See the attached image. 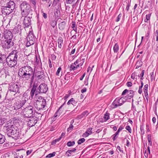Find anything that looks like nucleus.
I'll list each match as a JSON object with an SVG mask.
<instances>
[{"label":"nucleus","mask_w":158,"mask_h":158,"mask_svg":"<svg viewBox=\"0 0 158 158\" xmlns=\"http://www.w3.org/2000/svg\"><path fill=\"white\" fill-rule=\"evenodd\" d=\"M50 24L53 28H55L56 27V28H57L56 26L57 24V21L55 20H52L50 22Z\"/></svg>","instance_id":"30"},{"label":"nucleus","mask_w":158,"mask_h":158,"mask_svg":"<svg viewBox=\"0 0 158 158\" xmlns=\"http://www.w3.org/2000/svg\"><path fill=\"white\" fill-rule=\"evenodd\" d=\"M137 17H133V22H134L135 23H136V22L137 21Z\"/></svg>","instance_id":"62"},{"label":"nucleus","mask_w":158,"mask_h":158,"mask_svg":"<svg viewBox=\"0 0 158 158\" xmlns=\"http://www.w3.org/2000/svg\"><path fill=\"white\" fill-rule=\"evenodd\" d=\"M6 140L5 136L0 133V144H3Z\"/></svg>","instance_id":"25"},{"label":"nucleus","mask_w":158,"mask_h":158,"mask_svg":"<svg viewBox=\"0 0 158 158\" xmlns=\"http://www.w3.org/2000/svg\"><path fill=\"white\" fill-rule=\"evenodd\" d=\"M61 70V68L60 67H59L58 68L57 72L56 73V75H58L59 73H60Z\"/></svg>","instance_id":"59"},{"label":"nucleus","mask_w":158,"mask_h":158,"mask_svg":"<svg viewBox=\"0 0 158 158\" xmlns=\"http://www.w3.org/2000/svg\"><path fill=\"white\" fill-rule=\"evenodd\" d=\"M76 150V148H73L72 149L68 150L66 152V154H67L68 156H71L72 152H74Z\"/></svg>","instance_id":"27"},{"label":"nucleus","mask_w":158,"mask_h":158,"mask_svg":"<svg viewBox=\"0 0 158 158\" xmlns=\"http://www.w3.org/2000/svg\"><path fill=\"white\" fill-rule=\"evenodd\" d=\"M147 138L149 144L151 145H152V136L151 135H147Z\"/></svg>","instance_id":"36"},{"label":"nucleus","mask_w":158,"mask_h":158,"mask_svg":"<svg viewBox=\"0 0 158 158\" xmlns=\"http://www.w3.org/2000/svg\"><path fill=\"white\" fill-rule=\"evenodd\" d=\"M130 6H131V2H130V3L128 2L126 6V10L127 11H129V10L130 7Z\"/></svg>","instance_id":"55"},{"label":"nucleus","mask_w":158,"mask_h":158,"mask_svg":"<svg viewBox=\"0 0 158 158\" xmlns=\"http://www.w3.org/2000/svg\"><path fill=\"white\" fill-rule=\"evenodd\" d=\"M27 124L29 127H32L34 126L37 123V120L35 118L31 117V118H28Z\"/></svg>","instance_id":"15"},{"label":"nucleus","mask_w":158,"mask_h":158,"mask_svg":"<svg viewBox=\"0 0 158 158\" xmlns=\"http://www.w3.org/2000/svg\"><path fill=\"white\" fill-rule=\"evenodd\" d=\"M143 92L144 93V96L146 97V100H147V101H148V99L149 98V96H148V91H143Z\"/></svg>","instance_id":"50"},{"label":"nucleus","mask_w":158,"mask_h":158,"mask_svg":"<svg viewBox=\"0 0 158 158\" xmlns=\"http://www.w3.org/2000/svg\"><path fill=\"white\" fill-rule=\"evenodd\" d=\"M66 24L65 21H63L58 24L59 28L61 30H63L65 27Z\"/></svg>","instance_id":"22"},{"label":"nucleus","mask_w":158,"mask_h":158,"mask_svg":"<svg viewBox=\"0 0 158 158\" xmlns=\"http://www.w3.org/2000/svg\"><path fill=\"white\" fill-rule=\"evenodd\" d=\"M27 42L26 46L27 47H29L31 45L34 44L35 37L33 35V32L30 31L27 36Z\"/></svg>","instance_id":"6"},{"label":"nucleus","mask_w":158,"mask_h":158,"mask_svg":"<svg viewBox=\"0 0 158 158\" xmlns=\"http://www.w3.org/2000/svg\"><path fill=\"white\" fill-rule=\"evenodd\" d=\"M71 27L72 28L74 29L75 28L77 27H76V23L75 22L73 21L72 22V26Z\"/></svg>","instance_id":"53"},{"label":"nucleus","mask_w":158,"mask_h":158,"mask_svg":"<svg viewBox=\"0 0 158 158\" xmlns=\"http://www.w3.org/2000/svg\"><path fill=\"white\" fill-rule=\"evenodd\" d=\"M150 75L151 76V80L152 81L154 79V73L153 72H152L150 73Z\"/></svg>","instance_id":"54"},{"label":"nucleus","mask_w":158,"mask_h":158,"mask_svg":"<svg viewBox=\"0 0 158 158\" xmlns=\"http://www.w3.org/2000/svg\"><path fill=\"white\" fill-rule=\"evenodd\" d=\"M76 102L74 100L73 98H71L70 100H69L67 104L68 105H69L70 104H72L73 106H75L76 104Z\"/></svg>","instance_id":"24"},{"label":"nucleus","mask_w":158,"mask_h":158,"mask_svg":"<svg viewBox=\"0 0 158 158\" xmlns=\"http://www.w3.org/2000/svg\"><path fill=\"white\" fill-rule=\"evenodd\" d=\"M21 26L18 25L14 27L12 32L14 34H18L20 35L21 33Z\"/></svg>","instance_id":"17"},{"label":"nucleus","mask_w":158,"mask_h":158,"mask_svg":"<svg viewBox=\"0 0 158 158\" xmlns=\"http://www.w3.org/2000/svg\"><path fill=\"white\" fill-rule=\"evenodd\" d=\"M66 102H64L59 107L58 110L56 112V114H58L59 115L62 112V110H61L62 107L65 104Z\"/></svg>","instance_id":"32"},{"label":"nucleus","mask_w":158,"mask_h":158,"mask_svg":"<svg viewBox=\"0 0 158 158\" xmlns=\"http://www.w3.org/2000/svg\"><path fill=\"white\" fill-rule=\"evenodd\" d=\"M122 17V14L121 13H120L119 14V15L118 16L116 19V22H118L120 20L121 17Z\"/></svg>","instance_id":"52"},{"label":"nucleus","mask_w":158,"mask_h":158,"mask_svg":"<svg viewBox=\"0 0 158 158\" xmlns=\"http://www.w3.org/2000/svg\"><path fill=\"white\" fill-rule=\"evenodd\" d=\"M24 17V18L23 23L24 27H28L31 24V19L32 18V17L29 16Z\"/></svg>","instance_id":"12"},{"label":"nucleus","mask_w":158,"mask_h":158,"mask_svg":"<svg viewBox=\"0 0 158 158\" xmlns=\"http://www.w3.org/2000/svg\"><path fill=\"white\" fill-rule=\"evenodd\" d=\"M3 129L5 133L8 137H11L15 140L21 138L23 136L21 130L10 122L6 123Z\"/></svg>","instance_id":"1"},{"label":"nucleus","mask_w":158,"mask_h":158,"mask_svg":"<svg viewBox=\"0 0 158 158\" xmlns=\"http://www.w3.org/2000/svg\"><path fill=\"white\" fill-rule=\"evenodd\" d=\"M77 60H78L77 62L78 63L79 66H81L83 64L84 62L85 59L82 58L81 57L77 59Z\"/></svg>","instance_id":"28"},{"label":"nucleus","mask_w":158,"mask_h":158,"mask_svg":"<svg viewBox=\"0 0 158 158\" xmlns=\"http://www.w3.org/2000/svg\"><path fill=\"white\" fill-rule=\"evenodd\" d=\"M27 99L25 98H23L21 100L17 101L15 103L14 107L15 110H17L21 108L24 105L27 101Z\"/></svg>","instance_id":"9"},{"label":"nucleus","mask_w":158,"mask_h":158,"mask_svg":"<svg viewBox=\"0 0 158 158\" xmlns=\"http://www.w3.org/2000/svg\"><path fill=\"white\" fill-rule=\"evenodd\" d=\"M104 118L106 121H107L110 118V114L107 111L104 115Z\"/></svg>","instance_id":"37"},{"label":"nucleus","mask_w":158,"mask_h":158,"mask_svg":"<svg viewBox=\"0 0 158 158\" xmlns=\"http://www.w3.org/2000/svg\"><path fill=\"white\" fill-rule=\"evenodd\" d=\"M2 44L3 48L8 49L13 45L14 42L12 41V39L4 37Z\"/></svg>","instance_id":"7"},{"label":"nucleus","mask_w":158,"mask_h":158,"mask_svg":"<svg viewBox=\"0 0 158 158\" xmlns=\"http://www.w3.org/2000/svg\"><path fill=\"white\" fill-rule=\"evenodd\" d=\"M111 137L113 140L114 141L118 138V136L114 134Z\"/></svg>","instance_id":"60"},{"label":"nucleus","mask_w":158,"mask_h":158,"mask_svg":"<svg viewBox=\"0 0 158 158\" xmlns=\"http://www.w3.org/2000/svg\"><path fill=\"white\" fill-rule=\"evenodd\" d=\"M76 0H66V2L67 4H72L75 2Z\"/></svg>","instance_id":"41"},{"label":"nucleus","mask_w":158,"mask_h":158,"mask_svg":"<svg viewBox=\"0 0 158 158\" xmlns=\"http://www.w3.org/2000/svg\"><path fill=\"white\" fill-rule=\"evenodd\" d=\"M36 90L31 89L30 92V96L29 97V99H32L33 98V96L35 94V93H36Z\"/></svg>","instance_id":"23"},{"label":"nucleus","mask_w":158,"mask_h":158,"mask_svg":"<svg viewBox=\"0 0 158 158\" xmlns=\"http://www.w3.org/2000/svg\"><path fill=\"white\" fill-rule=\"evenodd\" d=\"M44 74L41 75L39 76H36L37 78V80L38 81H43L44 79Z\"/></svg>","instance_id":"38"},{"label":"nucleus","mask_w":158,"mask_h":158,"mask_svg":"<svg viewBox=\"0 0 158 158\" xmlns=\"http://www.w3.org/2000/svg\"><path fill=\"white\" fill-rule=\"evenodd\" d=\"M92 128L91 127L88 128L86 132L83 134L82 136L84 137H86L91 134L92 133Z\"/></svg>","instance_id":"20"},{"label":"nucleus","mask_w":158,"mask_h":158,"mask_svg":"<svg viewBox=\"0 0 158 158\" xmlns=\"http://www.w3.org/2000/svg\"><path fill=\"white\" fill-rule=\"evenodd\" d=\"M18 74L19 77L25 81H30L31 84L33 83L35 78V74L32 68L27 65L20 68Z\"/></svg>","instance_id":"2"},{"label":"nucleus","mask_w":158,"mask_h":158,"mask_svg":"<svg viewBox=\"0 0 158 158\" xmlns=\"http://www.w3.org/2000/svg\"><path fill=\"white\" fill-rule=\"evenodd\" d=\"M59 2V0H54L52 4V6L54 7L56 6Z\"/></svg>","instance_id":"48"},{"label":"nucleus","mask_w":158,"mask_h":158,"mask_svg":"<svg viewBox=\"0 0 158 158\" xmlns=\"http://www.w3.org/2000/svg\"><path fill=\"white\" fill-rule=\"evenodd\" d=\"M20 86L17 84L15 83H10L9 84V89L10 91L18 93L19 94L20 93L19 89Z\"/></svg>","instance_id":"11"},{"label":"nucleus","mask_w":158,"mask_h":158,"mask_svg":"<svg viewBox=\"0 0 158 158\" xmlns=\"http://www.w3.org/2000/svg\"><path fill=\"white\" fill-rule=\"evenodd\" d=\"M125 129L126 130L128 131L130 133H131V129L130 126H127L125 127Z\"/></svg>","instance_id":"51"},{"label":"nucleus","mask_w":158,"mask_h":158,"mask_svg":"<svg viewBox=\"0 0 158 158\" xmlns=\"http://www.w3.org/2000/svg\"><path fill=\"white\" fill-rule=\"evenodd\" d=\"M48 64L49 67L51 68L52 67V64L51 63V60L49 59H48Z\"/></svg>","instance_id":"61"},{"label":"nucleus","mask_w":158,"mask_h":158,"mask_svg":"<svg viewBox=\"0 0 158 158\" xmlns=\"http://www.w3.org/2000/svg\"><path fill=\"white\" fill-rule=\"evenodd\" d=\"M148 84H146L145 85L143 89V91H148Z\"/></svg>","instance_id":"58"},{"label":"nucleus","mask_w":158,"mask_h":158,"mask_svg":"<svg viewBox=\"0 0 158 158\" xmlns=\"http://www.w3.org/2000/svg\"><path fill=\"white\" fill-rule=\"evenodd\" d=\"M56 153L55 152H53L52 153H51L47 155L46 157L47 158H51L54 156L55 155Z\"/></svg>","instance_id":"47"},{"label":"nucleus","mask_w":158,"mask_h":158,"mask_svg":"<svg viewBox=\"0 0 158 158\" xmlns=\"http://www.w3.org/2000/svg\"><path fill=\"white\" fill-rule=\"evenodd\" d=\"M31 8L30 6L26 2H23L20 5V8L21 11L23 10L26 9Z\"/></svg>","instance_id":"16"},{"label":"nucleus","mask_w":158,"mask_h":158,"mask_svg":"<svg viewBox=\"0 0 158 158\" xmlns=\"http://www.w3.org/2000/svg\"><path fill=\"white\" fill-rule=\"evenodd\" d=\"M127 100V99L124 97L120 98H117L115 99L112 103L114 106L113 108H116L117 107L122 105Z\"/></svg>","instance_id":"8"},{"label":"nucleus","mask_w":158,"mask_h":158,"mask_svg":"<svg viewBox=\"0 0 158 158\" xmlns=\"http://www.w3.org/2000/svg\"><path fill=\"white\" fill-rule=\"evenodd\" d=\"M75 144V142L74 141L71 142V141H69L67 143V145L68 147H71L73 146Z\"/></svg>","instance_id":"40"},{"label":"nucleus","mask_w":158,"mask_h":158,"mask_svg":"<svg viewBox=\"0 0 158 158\" xmlns=\"http://www.w3.org/2000/svg\"><path fill=\"white\" fill-rule=\"evenodd\" d=\"M20 51V49L18 48L12 51L7 57L5 55V63L6 62L9 67H14L17 64L18 57Z\"/></svg>","instance_id":"3"},{"label":"nucleus","mask_w":158,"mask_h":158,"mask_svg":"<svg viewBox=\"0 0 158 158\" xmlns=\"http://www.w3.org/2000/svg\"><path fill=\"white\" fill-rule=\"evenodd\" d=\"M48 88L46 84H41L37 88L36 92V95L40 93H45L48 90Z\"/></svg>","instance_id":"10"},{"label":"nucleus","mask_w":158,"mask_h":158,"mask_svg":"<svg viewBox=\"0 0 158 158\" xmlns=\"http://www.w3.org/2000/svg\"><path fill=\"white\" fill-rule=\"evenodd\" d=\"M5 55H2L0 53V64L5 63Z\"/></svg>","instance_id":"26"},{"label":"nucleus","mask_w":158,"mask_h":158,"mask_svg":"<svg viewBox=\"0 0 158 158\" xmlns=\"http://www.w3.org/2000/svg\"><path fill=\"white\" fill-rule=\"evenodd\" d=\"M1 10L2 14L6 15H9L13 11L6 5L2 6Z\"/></svg>","instance_id":"14"},{"label":"nucleus","mask_w":158,"mask_h":158,"mask_svg":"<svg viewBox=\"0 0 158 158\" xmlns=\"http://www.w3.org/2000/svg\"><path fill=\"white\" fill-rule=\"evenodd\" d=\"M143 125H140V129L141 131V135H143L144 133V130L143 128Z\"/></svg>","instance_id":"44"},{"label":"nucleus","mask_w":158,"mask_h":158,"mask_svg":"<svg viewBox=\"0 0 158 158\" xmlns=\"http://www.w3.org/2000/svg\"><path fill=\"white\" fill-rule=\"evenodd\" d=\"M31 10V8H30L26 9L23 10L21 11V15L22 17L28 16Z\"/></svg>","instance_id":"19"},{"label":"nucleus","mask_w":158,"mask_h":158,"mask_svg":"<svg viewBox=\"0 0 158 158\" xmlns=\"http://www.w3.org/2000/svg\"><path fill=\"white\" fill-rule=\"evenodd\" d=\"M151 15L150 14H148L146 15V19H145L144 21L145 22H148V20L150 19Z\"/></svg>","instance_id":"49"},{"label":"nucleus","mask_w":158,"mask_h":158,"mask_svg":"<svg viewBox=\"0 0 158 158\" xmlns=\"http://www.w3.org/2000/svg\"><path fill=\"white\" fill-rule=\"evenodd\" d=\"M128 90L127 89H125L122 92V95H124L127 92H128Z\"/></svg>","instance_id":"63"},{"label":"nucleus","mask_w":158,"mask_h":158,"mask_svg":"<svg viewBox=\"0 0 158 158\" xmlns=\"http://www.w3.org/2000/svg\"><path fill=\"white\" fill-rule=\"evenodd\" d=\"M70 77V74L69 73H67L65 76L64 79L65 80H69Z\"/></svg>","instance_id":"45"},{"label":"nucleus","mask_w":158,"mask_h":158,"mask_svg":"<svg viewBox=\"0 0 158 158\" xmlns=\"http://www.w3.org/2000/svg\"><path fill=\"white\" fill-rule=\"evenodd\" d=\"M89 113L87 111H85L83 112L80 116V118H83L85 115L87 116L88 114Z\"/></svg>","instance_id":"39"},{"label":"nucleus","mask_w":158,"mask_h":158,"mask_svg":"<svg viewBox=\"0 0 158 158\" xmlns=\"http://www.w3.org/2000/svg\"><path fill=\"white\" fill-rule=\"evenodd\" d=\"M85 141V139L84 138L80 139L78 140L77 143L78 144H81L82 143H84Z\"/></svg>","instance_id":"42"},{"label":"nucleus","mask_w":158,"mask_h":158,"mask_svg":"<svg viewBox=\"0 0 158 158\" xmlns=\"http://www.w3.org/2000/svg\"><path fill=\"white\" fill-rule=\"evenodd\" d=\"M4 37L5 38H8L10 39L13 38L12 34L10 31H8L4 35Z\"/></svg>","instance_id":"21"},{"label":"nucleus","mask_w":158,"mask_h":158,"mask_svg":"<svg viewBox=\"0 0 158 158\" xmlns=\"http://www.w3.org/2000/svg\"><path fill=\"white\" fill-rule=\"evenodd\" d=\"M44 74V73L43 71H38L36 72L35 73V76H39L40 75H41Z\"/></svg>","instance_id":"43"},{"label":"nucleus","mask_w":158,"mask_h":158,"mask_svg":"<svg viewBox=\"0 0 158 158\" xmlns=\"http://www.w3.org/2000/svg\"><path fill=\"white\" fill-rule=\"evenodd\" d=\"M119 49V46L116 43L113 47V50L114 52H117Z\"/></svg>","instance_id":"35"},{"label":"nucleus","mask_w":158,"mask_h":158,"mask_svg":"<svg viewBox=\"0 0 158 158\" xmlns=\"http://www.w3.org/2000/svg\"><path fill=\"white\" fill-rule=\"evenodd\" d=\"M63 39L61 37H59L58 39V44H62L63 43Z\"/></svg>","instance_id":"56"},{"label":"nucleus","mask_w":158,"mask_h":158,"mask_svg":"<svg viewBox=\"0 0 158 158\" xmlns=\"http://www.w3.org/2000/svg\"><path fill=\"white\" fill-rule=\"evenodd\" d=\"M142 65V62L141 59L140 60L138 61L136 64V67L135 69H138Z\"/></svg>","instance_id":"31"},{"label":"nucleus","mask_w":158,"mask_h":158,"mask_svg":"<svg viewBox=\"0 0 158 158\" xmlns=\"http://www.w3.org/2000/svg\"><path fill=\"white\" fill-rule=\"evenodd\" d=\"M16 156L15 158H23V156L26 153V150L24 149H19L16 150Z\"/></svg>","instance_id":"13"},{"label":"nucleus","mask_w":158,"mask_h":158,"mask_svg":"<svg viewBox=\"0 0 158 158\" xmlns=\"http://www.w3.org/2000/svg\"><path fill=\"white\" fill-rule=\"evenodd\" d=\"M78 60H77L76 61H75L74 63V64L75 65H76V67H79V64H78V62L77 61H78Z\"/></svg>","instance_id":"64"},{"label":"nucleus","mask_w":158,"mask_h":158,"mask_svg":"<svg viewBox=\"0 0 158 158\" xmlns=\"http://www.w3.org/2000/svg\"><path fill=\"white\" fill-rule=\"evenodd\" d=\"M126 85L128 87H130L132 85V83L131 81H128L126 83Z\"/></svg>","instance_id":"57"},{"label":"nucleus","mask_w":158,"mask_h":158,"mask_svg":"<svg viewBox=\"0 0 158 158\" xmlns=\"http://www.w3.org/2000/svg\"><path fill=\"white\" fill-rule=\"evenodd\" d=\"M128 92L129 94L128 97H129V98H133L134 95V92L132 90H130Z\"/></svg>","instance_id":"33"},{"label":"nucleus","mask_w":158,"mask_h":158,"mask_svg":"<svg viewBox=\"0 0 158 158\" xmlns=\"http://www.w3.org/2000/svg\"><path fill=\"white\" fill-rule=\"evenodd\" d=\"M35 111L31 105L26 107L23 110V114L25 117L31 118L35 116Z\"/></svg>","instance_id":"4"},{"label":"nucleus","mask_w":158,"mask_h":158,"mask_svg":"<svg viewBox=\"0 0 158 158\" xmlns=\"http://www.w3.org/2000/svg\"><path fill=\"white\" fill-rule=\"evenodd\" d=\"M33 84L31 89L37 90V88L38 86L39 83L38 82L36 81L34 82H33Z\"/></svg>","instance_id":"29"},{"label":"nucleus","mask_w":158,"mask_h":158,"mask_svg":"<svg viewBox=\"0 0 158 158\" xmlns=\"http://www.w3.org/2000/svg\"><path fill=\"white\" fill-rule=\"evenodd\" d=\"M6 5L11 9L13 11L14 10L15 7V2L12 1L10 0L7 2Z\"/></svg>","instance_id":"18"},{"label":"nucleus","mask_w":158,"mask_h":158,"mask_svg":"<svg viewBox=\"0 0 158 158\" xmlns=\"http://www.w3.org/2000/svg\"><path fill=\"white\" fill-rule=\"evenodd\" d=\"M46 103L45 99L42 97H40L34 102V106L37 110H40L44 107Z\"/></svg>","instance_id":"5"},{"label":"nucleus","mask_w":158,"mask_h":158,"mask_svg":"<svg viewBox=\"0 0 158 158\" xmlns=\"http://www.w3.org/2000/svg\"><path fill=\"white\" fill-rule=\"evenodd\" d=\"M35 62L37 64H39L40 63L41 64V61L40 59V57L39 56L38 57L37 56H35Z\"/></svg>","instance_id":"34"},{"label":"nucleus","mask_w":158,"mask_h":158,"mask_svg":"<svg viewBox=\"0 0 158 158\" xmlns=\"http://www.w3.org/2000/svg\"><path fill=\"white\" fill-rule=\"evenodd\" d=\"M74 65H74V64H72L70 65V71H71L72 70H74L77 68V67L75 66Z\"/></svg>","instance_id":"46"}]
</instances>
